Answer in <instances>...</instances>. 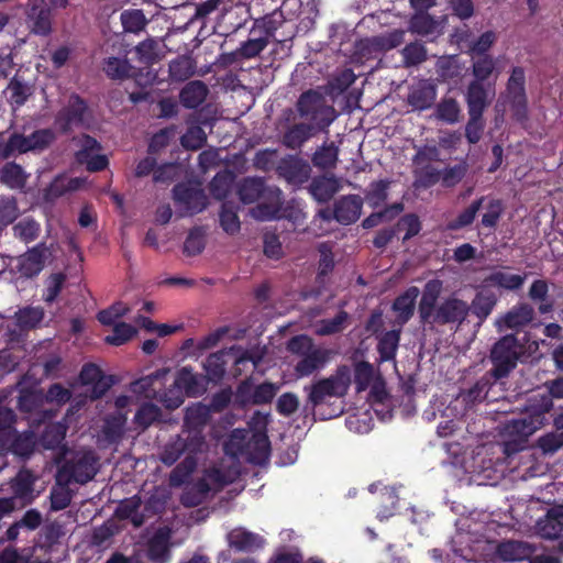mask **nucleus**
<instances>
[{"label":"nucleus","instance_id":"1","mask_svg":"<svg viewBox=\"0 0 563 563\" xmlns=\"http://www.w3.org/2000/svg\"><path fill=\"white\" fill-rule=\"evenodd\" d=\"M549 396L530 399L519 419L506 427L507 433L527 440L547 422V413L553 409V398L563 399V377L545 382Z\"/></svg>","mask_w":563,"mask_h":563},{"label":"nucleus","instance_id":"2","mask_svg":"<svg viewBox=\"0 0 563 563\" xmlns=\"http://www.w3.org/2000/svg\"><path fill=\"white\" fill-rule=\"evenodd\" d=\"M238 196L244 203L264 199L256 207L257 217L263 220L279 218L283 206V192L278 186H266L264 177L246 176L238 185Z\"/></svg>","mask_w":563,"mask_h":563},{"label":"nucleus","instance_id":"3","mask_svg":"<svg viewBox=\"0 0 563 563\" xmlns=\"http://www.w3.org/2000/svg\"><path fill=\"white\" fill-rule=\"evenodd\" d=\"M523 355L525 344L519 341L517 335L501 336L489 353V362L493 364L488 371L489 376H493L496 382L508 378Z\"/></svg>","mask_w":563,"mask_h":563},{"label":"nucleus","instance_id":"4","mask_svg":"<svg viewBox=\"0 0 563 563\" xmlns=\"http://www.w3.org/2000/svg\"><path fill=\"white\" fill-rule=\"evenodd\" d=\"M351 369L347 365L336 367L334 374L329 377L319 378L310 386H306L308 391L307 404L312 409L324 404L329 398H342L351 386Z\"/></svg>","mask_w":563,"mask_h":563},{"label":"nucleus","instance_id":"5","mask_svg":"<svg viewBox=\"0 0 563 563\" xmlns=\"http://www.w3.org/2000/svg\"><path fill=\"white\" fill-rule=\"evenodd\" d=\"M296 110L300 118L307 119L319 131L328 129L335 118L334 108L327 103L320 91L313 89L299 95Z\"/></svg>","mask_w":563,"mask_h":563},{"label":"nucleus","instance_id":"6","mask_svg":"<svg viewBox=\"0 0 563 563\" xmlns=\"http://www.w3.org/2000/svg\"><path fill=\"white\" fill-rule=\"evenodd\" d=\"M92 119L91 108L86 99L77 92H70L67 102L59 108L54 125L63 135H69L74 128H86Z\"/></svg>","mask_w":563,"mask_h":563},{"label":"nucleus","instance_id":"7","mask_svg":"<svg viewBox=\"0 0 563 563\" xmlns=\"http://www.w3.org/2000/svg\"><path fill=\"white\" fill-rule=\"evenodd\" d=\"M97 462L98 459L93 451H85L66 459L59 464L57 471L66 483L84 485L93 479L97 473Z\"/></svg>","mask_w":563,"mask_h":563},{"label":"nucleus","instance_id":"8","mask_svg":"<svg viewBox=\"0 0 563 563\" xmlns=\"http://www.w3.org/2000/svg\"><path fill=\"white\" fill-rule=\"evenodd\" d=\"M173 199L178 207L189 214L199 213L208 206V197L200 184L179 183L175 185Z\"/></svg>","mask_w":563,"mask_h":563},{"label":"nucleus","instance_id":"9","mask_svg":"<svg viewBox=\"0 0 563 563\" xmlns=\"http://www.w3.org/2000/svg\"><path fill=\"white\" fill-rule=\"evenodd\" d=\"M51 251L45 242L29 247L18 256V273L21 277L32 279L38 277L46 266Z\"/></svg>","mask_w":563,"mask_h":563},{"label":"nucleus","instance_id":"10","mask_svg":"<svg viewBox=\"0 0 563 563\" xmlns=\"http://www.w3.org/2000/svg\"><path fill=\"white\" fill-rule=\"evenodd\" d=\"M199 452H201L200 438L194 435L189 439L180 432L176 437L170 438L168 443L164 445L158 455V460L163 464L167 465V467H170V465L175 464L181 455H197Z\"/></svg>","mask_w":563,"mask_h":563},{"label":"nucleus","instance_id":"11","mask_svg":"<svg viewBox=\"0 0 563 563\" xmlns=\"http://www.w3.org/2000/svg\"><path fill=\"white\" fill-rule=\"evenodd\" d=\"M211 412L207 405L197 402L187 408L181 432L191 439L194 435L200 438V451L207 445L205 428L210 421Z\"/></svg>","mask_w":563,"mask_h":563},{"label":"nucleus","instance_id":"12","mask_svg":"<svg viewBox=\"0 0 563 563\" xmlns=\"http://www.w3.org/2000/svg\"><path fill=\"white\" fill-rule=\"evenodd\" d=\"M25 20L31 33L47 36L52 32V8L45 0H30Z\"/></svg>","mask_w":563,"mask_h":563},{"label":"nucleus","instance_id":"13","mask_svg":"<svg viewBox=\"0 0 563 563\" xmlns=\"http://www.w3.org/2000/svg\"><path fill=\"white\" fill-rule=\"evenodd\" d=\"M470 313L471 307L466 301H463L455 296H449L439 303L433 318V324L461 325Z\"/></svg>","mask_w":563,"mask_h":563},{"label":"nucleus","instance_id":"14","mask_svg":"<svg viewBox=\"0 0 563 563\" xmlns=\"http://www.w3.org/2000/svg\"><path fill=\"white\" fill-rule=\"evenodd\" d=\"M507 91L514 115L518 119L527 115V98L525 91V68L512 67L511 75L507 81Z\"/></svg>","mask_w":563,"mask_h":563},{"label":"nucleus","instance_id":"15","mask_svg":"<svg viewBox=\"0 0 563 563\" xmlns=\"http://www.w3.org/2000/svg\"><path fill=\"white\" fill-rule=\"evenodd\" d=\"M275 172L288 184L302 185L307 183L311 169L308 162L298 156H286L277 163Z\"/></svg>","mask_w":563,"mask_h":563},{"label":"nucleus","instance_id":"16","mask_svg":"<svg viewBox=\"0 0 563 563\" xmlns=\"http://www.w3.org/2000/svg\"><path fill=\"white\" fill-rule=\"evenodd\" d=\"M37 479L38 475L30 468H20L9 483L13 498L21 500L23 505L32 504L37 496L34 488Z\"/></svg>","mask_w":563,"mask_h":563},{"label":"nucleus","instance_id":"17","mask_svg":"<svg viewBox=\"0 0 563 563\" xmlns=\"http://www.w3.org/2000/svg\"><path fill=\"white\" fill-rule=\"evenodd\" d=\"M441 291L442 282L440 279H430L426 283L418 303L419 318L423 324L433 322Z\"/></svg>","mask_w":563,"mask_h":563},{"label":"nucleus","instance_id":"18","mask_svg":"<svg viewBox=\"0 0 563 563\" xmlns=\"http://www.w3.org/2000/svg\"><path fill=\"white\" fill-rule=\"evenodd\" d=\"M536 528L542 539L558 540L563 538V505L549 508L545 517L537 521Z\"/></svg>","mask_w":563,"mask_h":563},{"label":"nucleus","instance_id":"19","mask_svg":"<svg viewBox=\"0 0 563 563\" xmlns=\"http://www.w3.org/2000/svg\"><path fill=\"white\" fill-rule=\"evenodd\" d=\"M363 206L364 200L360 196H343L334 202V220L341 224H352L360 219Z\"/></svg>","mask_w":563,"mask_h":563},{"label":"nucleus","instance_id":"20","mask_svg":"<svg viewBox=\"0 0 563 563\" xmlns=\"http://www.w3.org/2000/svg\"><path fill=\"white\" fill-rule=\"evenodd\" d=\"M331 360V352L328 349L314 347L308 354L302 356L295 365L297 377H308L320 368L324 367Z\"/></svg>","mask_w":563,"mask_h":563},{"label":"nucleus","instance_id":"21","mask_svg":"<svg viewBox=\"0 0 563 563\" xmlns=\"http://www.w3.org/2000/svg\"><path fill=\"white\" fill-rule=\"evenodd\" d=\"M174 385L188 397H198L207 389V380L203 375L195 374L188 366L181 367L174 380Z\"/></svg>","mask_w":563,"mask_h":563},{"label":"nucleus","instance_id":"22","mask_svg":"<svg viewBox=\"0 0 563 563\" xmlns=\"http://www.w3.org/2000/svg\"><path fill=\"white\" fill-rule=\"evenodd\" d=\"M437 99V87L428 79L419 80L409 91L407 102L418 111L430 108Z\"/></svg>","mask_w":563,"mask_h":563},{"label":"nucleus","instance_id":"23","mask_svg":"<svg viewBox=\"0 0 563 563\" xmlns=\"http://www.w3.org/2000/svg\"><path fill=\"white\" fill-rule=\"evenodd\" d=\"M317 133H319V130L313 124L306 122L295 123L286 128L282 142L286 148L299 150Z\"/></svg>","mask_w":563,"mask_h":563},{"label":"nucleus","instance_id":"24","mask_svg":"<svg viewBox=\"0 0 563 563\" xmlns=\"http://www.w3.org/2000/svg\"><path fill=\"white\" fill-rule=\"evenodd\" d=\"M495 384L497 383L494 377L489 376V373L486 372L475 382L473 386H471L468 389L462 390L460 398L465 405V409H472L474 405L487 399L488 391L492 387L495 386Z\"/></svg>","mask_w":563,"mask_h":563},{"label":"nucleus","instance_id":"25","mask_svg":"<svg viewBox=\"0 0 563 563\" xmlns=\"http://www.w3.org/2000/svg\"><path fill=\"white\" fill-rule=\"evenodd\" d=\"M527 273L515 275L501 269H496L483 279V287H498L506 291H518L525 285Z\"/></svg>","mask_w":563,"mask_h":563},{"label":"nucleus","instance_id":"26","mask_svg":"<svg viewBox=\"0 0 563 563\" xmlns=\"http://www.w3.org/2000/svg\"><path fill=\"white\" fill-rule=\"evenodd\" d=\"M209 93V88L200 79L189 80L178 93L179 102L188 109H196L203 103Z\"/></svg>","mask_w":563,"mask_h":563},{"label":"nucleus","instance_id":"27","mask_svg":"<svg viewBox=\"0 0 563 563\" xmlns=\"http://www.w3.org/2000/svg\"><path fill=\"white\" fill-rule=\"evenodd\" d=\"M419 294L420 291L417 286H409L405 292L398 295L395 299L393 309L400 324H406L413 317Z\"/></svg>","mask_w":563,"mask_h":563},{"label":"nucleus","instance_id":"28","mask_svg":"<svg viewBox=\"0 0 563 563\" xmlns=\"http://www.w3.org/2000/svg\"><path fill=\"white\" fill-rule=\"evenodd\" d=\"M536 318L534 307L527 302H520L511 307V309L504 314L501 321L507 329H523L529 325Z\"/></svg>","mask_w":563,"mask_h":563},{"label":"nucleus","instance_id":"29","mask_svg":"<svg viewBox=\"0 0 563 563\" xmlns=\"http://www.w3.org/2000/svg\"><path fill=\"white\" fill-rule=\"evenodd\" d=\"M533 553V547L523 541H504L496 548V554L504 562H519L529 559Z\"/></svg>","mask_w":563,"mask_h":563},{"label":"nucleus","instance_id":"30","mask_svg":"<svg viewBox=\"0 0 563 563\" xmlns=\"http://www.w3.org/2000/svg\"><path fill=\"white\" fill-rule=\"evenodd\" d=\"M49 510L59 511L66 509L71 505L73 492L70 483H66L60 478V473L57 471L55 475V484L49 488Z\"/></svg>","mask_w":563,"mask_h":563},{"label":"nucleus","instance_id":"31","mask_svg":"<svg viewBox=\"0 0 563 563\" xmlns=\"http://www.w3.org/2000/svg\"><path fill=\"white\" fill-rule=\"evenodd\" d=\"M468 113L483 114L485 108L489 106V90L485 84L479 80H471L465 95Z\"/></svg>","mask_w":563,"mask_h":563},{"label":"nucleus","instance_id":"32","mask_svg":"<svg viewBox=\"0 0 563 563\" xmlns=\"http://www.w3.org/2000/svg\"><path fill=\"white\" fill-rule=\"evenodd\" d=\"M104 75L112 80H125L136 77V68L126 57L109 56L103 58Z\"/></svg>","mask_w":563,"mask_h":563},{"label":"nucleus","instance_id":"33","mask_svg":"<svg viewBox=\"0 0 563 563\" xmlns=\"http://www.w3.org/2000/svg\"><path fill=\"white\" fill-rule=\"evenodd\" d=\"M141 506L142 498L139 495H134L122 499L117 506L114 515L121 520H131L132 525L139 528L142 527L145 521V516L139 511Z\"/></svg>","mask_w":563,"mask_h":563},{"label":"nucleus","instance_id":"34","mask_svg":"<svg viewBox=\"0 0 563 563\" xmlns=\"http://www.w3.org/2000/svg\"><path fill=\"white\" fill-rule=\"evenodd\" d=\"M481 288L474 296L470 307L471 313L483 321L493 313L494 307L498 302V297L493 291L487 290L488 288H483V282Z\"/></svg>","mask_w":563,"mask_h":563},{"label":"nucleus","instance_id":"35","mask_svg":"<svg viewBox=\"0 0 563 563\" xmlns=\"http://www.w3.org/2000/svg\"><path fill=\"white\" fill-rule=\"evenodd\" d=\"M528 297L538 302V312L548 314L554 309V300L549 297V283L547 279H536L529 287Z\"/></svg>","mask_w":563,"mask_h":563},{"label":"nucleus","instance_id":"36","mask_svg":"<svg viewBox=\"0 0 563 563\" xmlns=\"http://www.w3.org/2000/svg\"><path fill=\"white\" fill-rule=\"evenodd\" d=\"M310 195L319 202H327L333 198L339 190V184L335 177H316L311 180L309 187Z\"/></svg>","mask_w":563,"mask_h":563},{"label":"nucleus","instance_id":"37","mask_svg":"<svg viewBox=\"0 0 563 563\" xmlns=\"http://www.w3.org/2000/svg\"><path fill=\"white\" fill-rule=\"evenodd\" d=\"M0 183L12 189H21L27 183V175L15 162H8L0 170Z\"/></svg>","mask_w":563,"mask_h":563},{"label":"nucleus","instance_id":"38","mask_svg":"<svg viewBox=\"0 0 563 563\" xmlns=\"http://www.w3.org/2000/svg\"><path fill=\"white\" fill-rule=\"evenodd\" d=\"M250 450L246 457L249 461L262 464L267 461L271 452V444L267 434L255 433L249 439Z\"/></svg>","mask_w":563,"mask_h":563},{"label":"nucleus","instance_id":"39","mask_svg":"<svg viewBox=\"0 0 563 563\" xmlns=\"http://www.w3.org/2000/svg\"><path fill=\"white\" fill-rule=\"evenodd\" d=\"M162 420V410L157 404L143 402L140 405L135 416L134 423L141 431H146L148 428Z\"/></svg>","mask_w":563,"mask_h":563},{"label":"nucleus","instance_id":"40","mask_svg":"<svg viewBox=\"0 0 563 563\" xmlns=\"http://www.w3.org/2000/svg\"><path fill=\"white\" fill-rule=\"evenodd\" d=\"M400 340V330H389L378 338L377 352L382 362L394 361Z\"/></svg>","mask_w":563,"mask_h":563},{"label":"nucleus","instance_id":"41","mask_svg":"<svg viewBox=\"0 0 563 563\" xmlns=\"http://www.w3.org/2000/svg\"><path fill=\"white\" fill-rule=\"evenodd\" d=\"M485 201V197L477 198L472 201L471 206L461 211L455 219L450 220L446 224L449 231H460L464 227L471 225L478 211L483 207V202Z\"/></svg>","mask_w":563,"mask_h":563},{"label":"nucleus","instance_id":"42","mask_svg":"<svg viewBox=\"0 0 563 563\" xmlns=\"http://www.w3.org/2000/svg\"><path fill=\"white\" fill-rule=\"evenodd\" d=\"M227 455L233 457H244L250 450L247 433L245 430H233L229 439L223 444Z\"/></svg>","mask_w":563,"mask_h":563},{"label":"nucleus","instance_id":"43","mask_svg":"<svg viewBox=\"0 0 563 563\" xmlns=\"http://www.w3.org/2000/svg\"><path fill=\"white\" fill-rule=\"evenodd\" d=\"M415 187L428 189L440 181L441 172L432 164L415 165Z\"/></svg>","mask_w":563,"mask_h":563},{"label":"nucleus","instance_id":"44","mask_svg":"<svg viewBox=\"0 0 563 563\" xmlns=\"http://www.w3.org/2000/svg\"><path fill=\"white\" fill-rule=\"evenodd\" d=\"M197 468L196 455H187L180 461L168 475V483L170 486H180L187 482L190 474Z\"/></svg>","mask_w":563,"mask_h":563},{"label":"nucleus","instance_id":"45","mask_svg":"<svg viewBox=\"0 0 563 563\" xmlns=\"http://www.w3.org/2000/svg\"><path fill=\"white\" fill-rule=\"evenodd\" d=\"M7 91H9L8 101L14 108L25 104L32 95V89L29 84L18 79V77L10 79L7 85Z\"/></svg>","mask_w":563,"mask_h":563},{"label":"nucleus","instance_id":"46","mask_svg":"<svg viewBox=\"0 0 563 563\" xmlns=\"http://www.w3.org/2000/svg\"><path fill=\"white\" fill-rule=\"evenodd\" d=\"M338 157L339 148L335 146L334 142H330L324 143L312 154L311 162L314 166L325 170V168H331L336 165Z\"/></svg>","mask_w":563,"mask_h":563},{"label":"nucleus","instance_id":"47","mask_svg":"<svg viewBox=\"0 0 563 563\" xmlns=\"http://www.w3.org/2000/svg\"><path fill=\"white\" fill-rule=\"evenodd\" d=\"M205 372H206V380L212 382L213 384H218V382L222 380L225 373V362L223 352L211 353L206 362L203 363Z\"/></svg>","mask_w":563,"mask_h":563},{"label":"nucleus","instance_id":"48","mask_svg":"<svg viewBox=\"0 0 563 563\" xmlns=\"http://www.w3.org/2000/svg\"><path fill=\"white\" fill-rule=\"evenodd\" d=\"M391 185V181L387 180H378L369 184L368 188L364 192V199L367 205L374 209L384 205L388 197V189Z\"/></svg>","mask_w":563,"mask_h":563},{"label":"nucleus","instance_id":"49","mask_svg":"<svg viewBox=\"0 0 563 563\" xmlns=\"http://www.w3.org/2000/svg\"><path fill=\"white\" fill-rule=\"evenodd\" d=\"M45 312L42 307L27 306L20 308L16 313V323L22 330H31L38 327Z\"/></svg>","mask_w":563,"mask_h":563},{"label":"nucleus","instance_id":"50","mask_svg":"<svg viewBox=\"0 0 563 563\" xmlns=\"http://www.w3.org/2000/svg\"><path fill=\"white\" fill-rule=\"evenodd\" d=\"M14 235L19 241L30 244L41 235V223L34 219H23L13 227Z\"/></svg>","mask_w":563,"mask_h":563},{"label":"nucleus","instance_id":"51","mask_svg":"<svg viewBox=\"0 0 563 563\" xmlns=\"http://www.w3.org/2000/svg\"><path fill=\"white\" fill-rule=\"evenodd\" d=\"M438 25V21L429 15L428 11H416L409 21V30L420 35L433 34Z\"/></svg>","mask_w":563,"mask_h":563},{"label":"nucleus","instance_id":"52","mask_svg":"<svg viewBox=\"0 0 563 563\" xmlns=\"http://www.w3.org/2000/svg\"><path fill=\"white\" fill-rule=\"evenodd\" d=\"M205 246L206 231L202 227H194L184 242L183 252L188 256H196L202 253Z\"/></svg>","mask_w":563,"mask_h":563},{"label":"nucleus","instance_id":"53","mask_svg":"<svg viewBox=\"0 0 563 563\" xmlns=\"http://www.w3.org/2000/svg\"><path fill=\"white\" fill-rule=\"evenodd\" d=\"M34 448L35 439L31 432L15 434L9 445L10 452L20 457H30Z\"/></svg>","mask_w":563,"mask_h":563},{"label":"nucleus","instance_id":"54","mask_svg":"<svg viewBox=\"0 0 563 563\" xmlns=\"http://www.w3.org/2000/svg\"><path fill=\"white\" fill-rule=\"evenodd\" d=\"M401 55L406 67L420 65L428 58L427 47L419 42L406 44L401 51Z\"/></svg>","mask_w":563,"mask_h":563},{"label":"nucleus","instance_id":"55","mask_svg":"<svg viewBox=\"0 0 563 563\" xmlns=\"http://www.w3.org/2000/svg\"><path fill=\"white\" fill-rule=\"evenodd\" d=\"M67 277L65 273H52L45 280V290L43 292V300L46 303H53L59 296Z\"/></svg>","mask_w":563,"mask_h":563},{"label":"nucleus","instance_id":"56","mask_svg":"<svg viewBox=\"0 0 563 563\" xmlns=\"http://www.w3.org/2000/svg\"><path fill=\"white\" fill-rule=\"evenodd\" d=\"M258 534L246 530H233L230 533V544L238 551H250L260 545Z\"/></svg>","mask_w":563,"mask_h":563},{"label":"nucleus","instance_id":"57","mask_svg":"<svg viewBox=\"0 0 563 563\" xmlns=\"http://www.w3.org/2000/svg\"><path fill=\"white\" fill-rule=\"evenodd\" d=\"M120 19L124 31L131 33L142 31L147 23V20L141 9L124 10Z\"/></svg>","mask_w":563,"mask_h":563},{"label":"nucleus","instance_id":"58","mask_svg":"<svg viewBox=\"0 0 563 563\" xmlns=\"http://www.w3.org/2000/svg\"><path fill=\"white\" fill-rule=\"evenodd\" d=\"M472 75L473 80H479L484 82L490 76H493L495 69V62L493 56H472Z\"/></svg>","mask_w":563,"mask_h":563},{"label":"nucleus","instance_id":"59","mask_svg":"<svg viewBox=\"0 0 563 563\" xmlns=\"http://www.w3.org/2000/svg\"><path fill=\"white\" fill-rule=\"evenodd\" d=\"M334 268V257L331 251V245L328 243L319 244V265L317 273V282L323 283L324 278L329 276V274Z\"/></svg>","mask_w":563,"mask_h":563},{"label":"nucleus","instance_id":"60","mask_svg":"<svg viewBox=\"0 0 563 563\" xmlns=\"http://www.w3.org/2000/svg\"><path fill=\"white\" fill-rule=\"evenodd\" d=\"M56 136L52 129H37L27 136L29 152L43 151L49 147Z\"/></svg>","mask_w":563,"mask_h":563},{"label":"nucleus","instance_id":"61","mask_svg":"<svg viewBox=\"0 0 563 563\" xmlns=\"http://www.w3.org/2000/svg\"><path fill=\"white\" fill-rule=\"evenodd\" d=\"M220 224L225 233L235 234L241 230V222L236 211L230 202H223L220 211Z\"/></svg>","mask_w":563,"mask_h":563},{"label":"nucleus","instance_id":"62","mask_svg":"<svg viewBox=\"0 0 563 563\" xmlns=\"http://www.w3.org/2000/svg\"><path fill=\"white\" fill-rule=\"evenodd\" d=\"M461 114L460 103L453 99H443L437 106V115L438 119L446 122L449 124H454L457 122Z\"/></svg>","mask_w":563,"mask_h":563},{"label":"nucleus","instance_id":"63","mask_svg":"<svg viewBox=\"0 0 563 563\" xmlns=\"http://www.w3.org/2000/svg\"><path fill=\"white\" fill-rule=\"evenodd\" d=\"M137 329L125 321H119L114 324L112 335L106 336L104 341L112 345H122L135 336Z\"/></svg>","mask_w":563,"mask_h":563},{"label":"nucleus","instance_id":"64","mask_svg":"<svg viewBox=\"0 0 563 563\" xmlns=\"http://www.w3.org/2000/svg\"><path fill=\"white\" fill-rule=\"evenodd\" d=\"M278 385L268 383V380L255 386L252 391L251 404L264 405L271 402L278 393Z\"/></svg>","mask_w":563,"mask_h":563}]
</instances>
